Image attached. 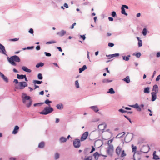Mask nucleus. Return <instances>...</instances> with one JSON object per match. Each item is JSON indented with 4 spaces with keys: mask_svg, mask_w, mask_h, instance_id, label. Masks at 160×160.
Wrapping results in <instances>:
<instances>
[{
    "mask_svg": "<svg viewBox=\"0 0 160 160\" xmlns=\"http://www.w3.org/2000/svg\"><path fill=\"white\" fill-rule=\"evenodd\" d=\"M19 86L17 87V88L19 89H22L24 88L25 87L28 86V84L25 82H19Z\"/></svg>",
    "mask_w": 160,
    "mask_h": 160,
    "instance_id": "obj_4",
    "label": "nucleus"
},
{
    "mask_svg": "<svg viewBox=\"0 0 160 160\" xmlns=\"http://www.w3.org/2000/svg\"><path fill=\"white\" fill-rule=\"evenodd\" d=\"M121 155V157H123L126 155V153L125 152V151L124 150L122 151V152H121V153L120 154Z\"/></svg>",
    "mask_w": 160,
    "mask_h": 160,
    "instance_id": "obj_34",
    "label": "nucleus"
},
{
    "mask_svg": "<svg viewBox=\"0 0 160 160\" xmlns=\"http://www.w3.org/2000/svg\"><path fill=\"white\" fill-rule=\"evenodd\" d=\"M92 149L91 151L90 152V153H92L93 151L95 150V148H94L93 146H92Z\"/></svg>",
    "mask_w": 160,
    "mask_h": 160,
    "instance_id": "obj_54",
    "label": "nucleus"
},
{
    "mask_svg": "<svg viewBox=\"0 0 160 160\" xmlns=\"http://www.w3.org/2000/svg\"><path fill=\"white\" fill-rule=\"evenodd\" d=\"M48 106L50 107V105L49 104ZM53 110V109L51 107H46L42 112H40V113L43 115H47L51 113Z\"/></svg>",
    "mask_w": 160,
    "mask_h": 160,
    "instance_id": "obj_3",
    "label": "nucleus"
},
{
    "mask_svg": "<svg viewBox=\"0 0 160 160\" xmlns=\"http://www.w3.org/2000/svg\"><path fill=\"white\" fill-rule=\"evenodd\" d=\"M113 151V147L112 145H110L107 148V152L108 155L112 154Z\"/></svg>",
    "mask_w": 160,
    "mask_h": 160,
    "instance_id": "obj_5",
    "label": "nucleus"
},
{
    "mask_svg": "<svg viewBox=\"0 0 160 160\" xmlns=\"http://www.w3.org/2000/svg\"><path fill=\"white\" fill-rule=\"evenodd\" d=\"M75 85L76 86V87L77 88H78L79 87V83L78 82V80H76L75 82Z\"/></svg>",
    "mask_w": 160,
    "mask_h": 160,
    "instance_id": "obj_46",
    "label": "nucleus"
},
{
    "mask_svg": "<svg viewBox=\"0 0 160 160\" xmlns=\"http://www.w3.org/2000/svg\"><path fill=\"white\" fill-rule=\"evenodd\" d=\"M157 57H160V52H158L157 53Z\"/></svg>",
    "mask_w": 160,
    "mask_h": 160,
    "instance_id": "obj_64",
    "label": "nucleus"
},
{
    "mask_svg": "<svg viewBox=\"0 0 160 160\" xmlns=\"http://www.w3.org/2000/svg\"><path fill=\"white\" fill-rule=\"evenodd\" d=\"M0 52L6 55V51L3 46L0 43Z\"/></svg>",
    "mask_w": 160,
    "mask_h": 160,
    "instance_id": "obj_11",
    "label": "nucleus"
},
{
    "mask_svg": "<svg viewBox=\"0 0 160 160\" xmlns=\"http://www.w3.org/2000/svg\"><path fill=\"white\" fill-rule=\"evenodd\" d=\"M1 76L3 79L6 82H8V78L6 77L2 73L1 75Z\"/></svg>",
    "mask_w": 160,
    "mask_h": 160,
    "instance_id": "obj_18",
    "label": "nucleus"
},
{
    "mask_svg": "<svg viewBox=\"0 0 160 160\" xmlns=\"http://www.w3.org/2000/svg\"><path fill=\"white\" fill-rule=\"evenodd\" d=\"M142 33L143 35L145 36L147 34V30L146 28H144L142 32Z\"/></svg>",
    "mask_w": 160,
    "mask_h": 160,
    "instance_id": "obj_45",
    "label": "nucleus"
},
{
    "mask_svg": "<svg viewBox=\"0 0 160 160\" xmlns=\"http://www.w3.org/2000/svg\"><path fill=\"white\" fill-rule=\"evenodd\" d=\"M108 92L111 94H114L115 93V91L112 88H110L109 90V91Z\"/></svg>",
    "mask_w": 160,
    "mask_h": 160,
    "instance_id": "obj_38",
    "label": "nucleus"
},
{
    "mask_svg": "<svg viewBox=\"0 0 160 160\" xmlns=\"http://www.w3.org/2000/svg\"><path fill=\"white\" fill-rule=\"evenodd\" d=\"M113 141V139H112L110 140H109L108 141V146H109V145H112L111 144L112 143V142Z\"/></svg>",
    "mask_w": 160,
    "mask_h": 160,
    "instance_id": "obj_44",
    "label": "nucleus"
},
{
    "mask_svg": "<svg viewBox=\"0 0 160 160\" xmlns=\"http://www.w3.org/2000/svg\"><path fill=\"white\" fill-rule=\"evenodd\" d=\"M8 60L12 65L14 66L16 65V64L14 62H19L20 61L19 57L16 55L11 57L10 58H8Z\"/></svg>",
    "mask_w": 160,
    "mask_h": 160,
    "instance_id": "obj_2",
    "label": "nucleus"
},
{
    "mask_svg": "<svg viewBox=\"0 0 160 160\" xmlns=\"http://www.w3.org/2000/svg\"><path fill=\"white\" fill-rule=\"evenodd\" d=\"M121 151H122L121 147L120 146H118L116 150V153L118 155H119L122 152Z\"/></svg>",
    "mask_w": 160,
    "mask_h": 160,
    "instance_id": "obj_14",
    "label": "nucleus"
},
{
    "mask_svg": "<svg viewBox=\"0 0 160 160\" xmlns=\"http://www.w3.org/2000/svg\"><path fill=\"white\" fill-rule=\"evenodd\" d=\"M140 156L139 155H137L136 156L134 155V160H140Z\"/></svg>",
    "mask_w": 160,
    "mask_h": 160,
    "instance_id": "obj_33",
    "label": "nucleus"
},
{
    "mask_svg": "<svg viewBox=\"0 0 160 160\" xmlns=\"http://www.w3.org/2000/svg\"><path fill=\"white\" fill-rule=\"evenodd\" d=\"M22 98L23 102L26 105L27 107H29L32 105V101L30 99V97L27 96L25 93H23Z\"/></svg>",
    "mask_w": 160,
    "mask_h": 160,
    "instance_id": "obj_1",
    "label": "nucleus"
},
{
    "mask_svg": "<svg viewBox=\"0 0 160 160\" xmlns=\"http://www.w3.org/2000/svg\"><path fill=\"white\" fill-rule=\"evenodd\" d=\"M131 106L135 108H136L138 111H141V108L138 105V104L137 103H136L134 105H132Z\"/></svg>",
    "mask_w": 160,
    "mask_h": 160,
    "instance_id": "obj_13",
    "label": "nucleus"
},
{
    "mask_svg": "<svg viewBox=\"0 0 160 160\" xmlns=\"http://www.w3.org/2000/svg\"><path fill=\"white\" fill-rule=\"evenodd\" d=\"M114 44L112 43H109L108 44V46L109 47H112L114 46Z\"/></svg>",
    "mask_w": 160,
    "mask_h": 160,
    "instance_id": "obj_55",
    "label": "nucleus"
},
{
    "mask_svg": "<svg viewBox=\"0 0 160 160\" xmlns=\"http://www.w3.org/2000/svg\"><path fill=\"white\" fill-rule=\"evenodd\" d=\"M119 111L122 113H123V112H126V111H124V110H123V109H120L119 110Z\"/></svg>",
    "mask_w": 160,
    "mask_h": 160,
    "instance_id": "obj_60",
    "label": "nucleus"
},
{
    "mask_svg": "<svg viewBox=\"0 0 160 160\" xmlns=\"http://www.w3.org/2000/svg\"><path fill=\"white\" fill-rule=\"evenodd\" d=\"M40 49V47L39 46H38L36 47V49L37 50H39Z\"/></svg>",
    "mask_w": 160,
    "mask_h": 160,
    "instance_id": "obj_63",
    "label": "nucleus"
},
{
    "mask_svg": "<svg viewBox=\"0 0 160 160\" xmlns=\"http://www.w3.org/2000/svg\"><path fill=\"white\" fill-rule=\"evenodd\" d=\"M130 55H129L127 56H123V59L126 61H128L129 59V58L130 57Z\"/></svg>",
    "mask_w": 160,
    "mask_h": 160,
    "instance_id": "obj_28",
    "label": "nucleus"
},
{
    "mask_svg": "<svg viewBox=\"0 0 160 160\" xmlns=\"http://www.w3.org/2000/svg\"><path fill=\"white\" fill-rule=\"evenodd\" d=\"M156 94L154 93V92H152V101H154L156 98Z\"/></svg>",
    "mask_w": 160,
    "mask_h": 160,
    "instance_id": "obj_21",
    "label": "nucleus"
},
{
    "mask_svg": "<svg viewBox=\"0 0 160 160\" xmlns=\"http://www.w3.org/2000/svg\"><path fill=\"white\" fill-rule=\"evenodd\" d=\"M57 42L54 40H52L49 42H48L46 43L47 44H51L55 43Z\"/></svg>",
    "mask_w": 160,
    "mask_h": 160,
    "instance_id": "obj_35",
    "label": "nucleus"
},
{
    "mask_svg": "<svg viewBox=\"0 0 160 160\" xmlns=\"http://www.w3.org/2000/svg\"><path fill=\"white\" fill-rule=\"evenodd\" d=\"M73 144L74 147L76 148H78L80 146V140L78 139H75L73 141Z\"/></svg>",
    "mask_w": 160,
    "mask_h": 160,
    "instance_id": "obj_6",
    "label": "nucleus"
},
{
    "mask_svg": "<svg viewBox=\"0 0 160 160\" xmlns=\"http://www.w3.org/2000/svg\"><path fill=\"white\" fill-rule=\"evenodd\" d=\"M38 78L39 79H42V78H43V77L42 76V74L40 73H39L38 74Z\"/></svg>",
    "mask_w": 160,
    "mask_h": 160,
    "instance_id": "obj_43",
    "label": "nucleus"
},
{
    "mask_svg": "<svg viewBox=\"0 0 160 160\" xmlns=\"http://www.w3.org/2000/svg\"><path fill=\"white\" fill-rule=\"evenodd\" d=\"M19 40V38H14V39H11L9 40V41H10L12 42H14L18 41Z\"/></svg>",
    "mask_w": 160,
    "mask_h": 160,
    "instance_id": "obj_47",
    "label": "nucleus"
},
{
    "mask_svg": "<svg viewBox=\"0 0 160 160\" xmlns=\"http://www.w3.org/2000/svg\"><path fill=\"white\" fill-rule=\"evenodd\" d=\"M124 8H125L126 9H128V6L125 5H122L121 7V13L122 14H123L126 16H127L128 14L125 12Z\"/></svg>",
    "mask_w": 160,
    "mask_h": 160,
    "instance_id": "obj_8",
    "label": "nucleus"
},
{
    "mask_svg": "<svg viewBox=\"0 0 160 160\" xmlns=\"http://www.w3.org/2000/svg\"><path fill=\"white\" fill-rule=\"evenodd\" d=\"M124 116L127 119H128L129 121L131 123H132V122L131 121V120L129 118H128V117H127V116H126L125 115H124Z\"/></svg>",
    "mask_w": 160,
    "mask_h": 160,
    "instance_id": "obj_57",
    "label": "nucleus"
},
{
    "mask_svg": "<svg viewBox=\"0 0 160 160\" xmlns=\"http://www.w3.org/2000/svg\"><path fill=\"white\" fill-rule=\"evenodd\" d=\"M52 102L50 101L48 99H47L45 101V103L47 104H48L49 103H51Z\"/></svg>",
    "mask_w": 160,
    "mask_h": 160,
    "instance_id": "obj_50",
    "label": "nucleus"
},
{
    "mask_svg": "<svg viewBox=\"0 0 160 160\" xmlns=\"http://www.w3.org/2000/svg\"><path fill=\"white\" fill-rule=\"evenodd\" d=\"M149 89H150V88L149 87H147V88H145L144 90V92L149 93L150 92Z\"/></svg>",
    "mask_w": 160,
    "mask_h": 160,
    "instance_id": "obj_32",
    "label": "nucleus"
},
{
    "mask_svg": "<svg viewBox=\"0 0 160 160\" xmlns=\"http://www.w3.org/2000/svg\"><path fill=\"white\" fill-rule=\"evenodd\" d=\"M149 148L148 146H144L142 148V151L144 153H147L149 151Z\"/></svg>",
    "mask_w": 160,
    "mask_h": 160,
    "instance_id": "obj_10",
    "label": "nucleus"
},
{
    "mask_svg": "<svg viewBox=\"0 0 160 160\" xmlns=\"http://www.w3.org/2000/svg\"><path fill=\"white\" fill-rule=\"evenodd\" d=\"M42 82V81H40L36 80H34L33 81V83L35 85L36 84H40Z\"/></svg>",
    "mask_w": 160,
    "mask_h": 160,
    "instance_id": "obj_27",
    "label": "nucleus"
},
{
    "mask_svg": "<svg viewBox=\"0 0 160 160\" xmlns=\"http://www.w3.org/2000/svg\"><path fill=\"white\" fill-rule=\"evenodd\" d=\"M111 55H112V58L114 57H117V56H119V54H118V53H115V54H111Z\"/></svg>",
    "mask_w": 160,
    "mask_h": 160,
    "instance_id": "obj_49",
    "label": "nucleus"
},
{
    "mask_svg": "<svg viewBox=\"0 0 160 160\" xmlns=\"http://www.w3.org/2000/svg\"><path fill=\"white\" fill-rule=\"evenodd\" d=\"M123 80L127 83H128L130 82L129 77L128 76H127L125 78L123 79Z\"/></svg>",
    "mask_w": 160,
    "mask_h": 160,
    "instance_id": "obj_26",
    "label": "nucleus"
},
{
    "mask_svg": "<svg viewBox=\"0 0 160 160\" xmlns=\"http://www.w3.org/2000/svg\"><path fill=\"white\" fill-rule=\"evenodd\" d=\"M132 147L133 152H135L137 150L136 146H134L133 145H132Z\"/></svg>",
    "mask_w": 160,
    "mask_h": 160,
    "instance_id": "obj_42",
    "label": "nucleus"
},
{
    "mask_svg": "<svg viewBox=\"0 0 160 160\" xmlns=\"http://www.w3.org/2000/svg\"><path fill=\"white\" fill-rule=\"evenodd\" d=\"M156 152L155 151L153 153V158L155 160H158L159 159V157L155 154Z\"/></svg>",
    "mask_w": 160,
    "mask_h": 160,
    "instance_id": "obj_30",
    "label": "nucleus"
},
{
    "mask_svg": "<svg viewBox=\"0 0 160 160\" xmlns=\"http://www.w3.org/2000/svg\"><path fill=\"white\" fill-rule=\"evenodd\" d=\"M133 55H135L137 58H139L140 56H141V54L140 53V52H138L135 54H133Z\"/></svg>",
    "mask_w": 160,
    "mask_h": 160,
    "instance_id": "obj_40",
    "label": "nucleus"
},
{
    "mask_svg": "<svg viewBox=\"0 0 160 160\" xmlns=\"http://www.w3.org/2000/svg\"><path fill=\"white\" fill-rule=\"evenodd\" d=\"M34 48L33 46H31V47H27L26 49H32Z\"/></svg>",
    "mask_w": 160,
    "mask_h": 160,
    "instance_id": "obj_61",
    "label": "nucleus"
},
{
    "mask_svg": "<svg viewBox=\"0 0 160 160\" xmlns=\"http://www.w3.org/2000/svg\"><path fill=\"white\" fill-rule=\"evenodd\" d=\"M88 135V132H84L80 138V140L81 141H82L85 140L87 138Z\"/></svg>",
    "mask_w": 160,
    "mask_h": 160,
    "instance_id": "obj_7",
    "label": "nucleus"
},
{
    "mask_svg": "<svg viewBox=\"0 0 160 160\" xmlns=\"http://www.w3.org/2000/svg\"><path fill=\"white\" fill-rule=\"evenodd\" d=\"M43 103H35L34 104V107H36L38 105H39L40 106V105H41Z\"/></svg>",
    "mask_w": 160,
    "mask_h": 160,
    "instance_id": "obj_56",
    "label": "nucleus"
},
{
    "mask_svg": "<svg viewBox=\"0 0 160 160\" xmlns=\"http://www.w3.org/2000/svg\"><path fill=\"white\" fill-rule=\"evenodd\" d=\"M93 156L94 157L95 159L97 160L98 159V157L100 156V154L98 152H96L94 153Z\"/></svg>",
    "mask_w": 160,
    "mask_h": 160,
    "instance_id": "obj_24",
    "label": "nucleus"
},
{
    "mask_svg": "<svg viewBox=\"0 0 160 160\" xmlns=\"http://www.w3.org/2000/svg\"><path fill=\"white\" fill-rule=\"evenodd\" d=\"M106 124L105 123H103L102 124H100L98 126V128L100 131L103 130L106 128Z\"/></svg>",
    "mask_w": 160,
    "mask_h": 160,
    "instance_id": "obj_9",
    "label": "nucleus"
},
{
    "mask_svg": "<svg viewBox=\"0 0 160 160\" xmlns=\"http://www.w3.org/2000/svg\"><path fill=\"white\" fill-rule=\"evenodd\" d=\"M67 140V139L63 137H62L60 138V141L61 142H65Z\"/></svg>",
    "mask_w": 160,
    "mask_h": 160,
    "instance_id": "obj_25",
    "label": "nucleus"
},
{
    "mask_svg": "<svg viewBox=\"0 0 160 160\" xmlns=\"http://www.w3.org/2000/svg\"><path fill=\"white\" fill-rule=\"evenodd\" d=\"M87 66L86 65H84L82 68H80L79 69V72L80 73H81L82 71L87 69Z\"/></svg>",
    "mask_w": 160,
    "mask_h": 160,
    "instance_id": "obj_22",
    "label": "nucleus"
},
{
    "mask_svg": "<svg viewBox=\"0 0 160 160\" xmlns=\"http://www.w3.org/2000/svg\"><path fill=\"white\" fill-rule=\"evenodd\" d=\"M59 155L58 153H56L55 155V159H57L59 158Z\"/></svg>",
    "mask_w": 160,
    "mask_h": 160,
    "instance_id": "obj_48",
    "label": "nucleus"
},
{
    "mask_svg": "<svg viewBox=\"0 0 160 160\" xmlns=\"http://www.w3.org/2000/svg\"><path fill=\"white\" fill-rule=\"evenodd\" d=\"M92 156H89L86 158H85L84 160H92Z\"/></svg>",
    "mask_w": 160,
    "mask_h": 160,
    "instance_id": "obj_41",
    "label": "nucleus"
},
{
    "mask_svg": "<svg viewBox=\"0 0 160 160\" xmlns=\"http://www.w3.org/2000/svg\"><path fill=\"white\" fill-rule=\"evenodd\" d=\"M29 32L31 34H33V30L32 28H30L29 31Z\"/></svg>",
    "mask_w": 160,
    "mask_h": 160,
    "instance_id": "obj_53",
    "label": "nucleus"
},
{
    "mask_svg": "<svg viewBox=\"0 0 160 160\" xmlns=\"http://www.w3.org/2000/svg\"><path fill=\"white\" fill-rule=\"evenodd\" d=\"M160 79V74L156 78V81H158Z\"/></svg>",
    "mask_w": 160,
    "mask_h": 160,
    "instance_id": "obj_58",
    "label": "nucleus"
},
{
    "mask_svg": "<svg viewBox=\"0 0 160 160\" xmlns=\"http://www.w3.org/2000/svg\"><path fill=\"white\" fill-rule=\"evenodd\" d=\"M138 44V46L139 47H141L142 46V41L141 40H139Z\"/></svg>",
    "mask_w": 160,
    "mask_h": 160,
    "instance_id": "obj_39",
    "label": "nucleus"
},
{
    "mask_svg": "<svg viewBox=\"0 0 160 160\" xmlns=\"http://www.w3.org/2000/svg\"><path fill=\"white\" fill-rule=\"evenodd\" d=\"M158 90V87L157 85H155L153 86L152 90V92L154 93H157Z\"/></svg>",
    "mask_w": 160,
    "mask_h": 160,
    "instance_id": "obj_12",
    "label": "nucleus"
},
{
    "mask_svg": "<svg viewBox=\"0 0 160 160\" xmlns=\"http://www.w3.org/2000/svg\"><path fill=\"white\" fill-rule=\"evenodd\" d=\"M66 33V32L63 30L61 31L60 32L57 33V34L60 36H63Z\"/></svg>",
    "mask_w": 160,
    "mask_h": 160,
    "instance_id": "obj_20",
    "label": "nucleus"
},
{
    "mask_svg": "<svg viewBox=\"0 0 160 160\" xmlns=\"http://www.w3.org/2000/svg\"><path fill=\"white\" fill-rule=\"evenodd\" d=\"M56 107H57V109H60L63 108V106H62V104H57L56 106Z\"/></svg>",
    "mask_w": 160,
    "mask_h": 160,
    "instance_id": "obj_37",
    "label": "nucleus"
},
{
    "mask_svg": "<svg viewBox=\"0 0 160 160\" xmlns=\"http://www.w3.org/2000/svg\"><path fill=\"white\" fill-rule=\"evenodd\" d=\"M22 69L23 70L27 72H30L32 71L31 70L28 68L26 67L25 66H23L22 67Z\"/></svg>",
    "mask_w": 160,
    "mask_h": 160,
    "instance_id": "obj_19",
    "label": "nucleus"
},
{
    "mask_svg": "<svg viewBox=\"0 0 160 160\" xmlns=\"http://www.w3.org/2000/svg\"><path fill=\"white\" fill-rule=\"evenodd\" d=\"M44 53L45 54V55L47 56L50 57L51 56V54L49 53L45 52H44Z\"/></svg>",
    "mask_w": 160,
    "mask_h": 160,
    "instance_id": "obj_51",
    "label": "nucleus"
},
{
    "mask_svg": "<svg viewBox=\"0 0 160 160\" xmlns=\"http://www.w3.org/2000/svg\"><path fill=\"white\" fill-rule=\"evenodd\" d=\"M90 108L93 110L95 112H97L99 111L98 107L96 106H92L90 107Z\"/></svg>",
    "mask_w": 160,
    "mask_h": 160,
    "instance_id": "obj_17",
    "label": "nucleus"
},
{
    "mask_svg": "<svg viewBox=\"0 0 160 160\" xmlns=\"http://www.w3.org/2000/svg\"><path fill=\"white\" fill-rule=\"evenodd\" d=\"M113 80H109L108 79L105 78L103 80L102 82L103 83H106L112 82Z\"/></svg>",
    "mask_w": 160,
    "mask_h": 160,
    "instance_id": "obj_23",
    "label": "nucleus"
},
{
    "mask_svg": "<svg viewBox=\"0 0 160 160\" xmlns=\"http://www.w3.org/2000/svg\"><path fill=\"white\" fill-rule=\"evenodd\" d=\"M25 75L17 74V78L19 79H23L25 77Z\"/></svg>",
    "mask_w": 160,
    "mask_h": 160,
    "instance_id": "obj_31",
    "label": "nucleus"
},
{
    "mask_svg": "<svg viewBox=\"0 0 160 160\" xmlns=\"http://www.w3.org/2000/svg\"><path fill=\"white\" fill-rule=\"evenodd\" d=\"M44 142H42L39 143L38 145V147L39 148H42L44 147Z\"/></svg>",
    "mask_w": 160,
    "mask_h": 160,
    "instance_id": "obj_29",
    "label": "nucleus"
},
{
    "mask_svg": "<svg viewBox=\"0 0 160 160\" xmlns=\"http://www.w3.org/2000/svg\"><path fill=\"white\" fill-rule=\"evenodd\" d=\"M132 139V137L129 134H127L125 138V140L126 142H129Z\"/></svg>",
    "mask_w": 160,
    "mask_h": 160,
    "instance_id": "obj_15",
    "label": "nucleus"
},
{
    "mask_svg": "<svg viewBox=\"0 0 160 160\" xmlns=\"http://www.w3.org/2000/svg\"><path fill=\"white\" fill-rule=\"evenodd\" d=\"M19 129V127L18 126H15L12 132V133L14 134H17L18 131Z\"/></svg>",
    "mask_w": 160,
    "mask_h": 160,
    "instance_id": "obj_16",
    "label": "nucleus"
},
{
    "mask_svg": "<svg viewBox=\"0 0 160 160\" xmlns=\"http://www.w3.org/2000/svg\"><path fill=\"white\" fill-rule=\"evenodd\" d=\"M148 110L149 111V112H150V113H149V115H150V116H152V111H151V110H150V109H148Z\"/></svg>",
    "mask_w": 160,
    "mask_h": 160,
    "instance_id": "obj_59",
    "label": "nucleus"
},
{
    "mask_svg": "<svg viewBox=\"0 0 160 160\" xmlns=\"http://www.w3.org/2000/svg\"><path fill=\"white\" fill-rule=\"evenodd\" d=\"M44 65V63L42 62H39L36 65V67L37 68H38L40 67H42Z\"/></svg>",
    "mask_w": 160,
    "mask_h": 160,
    "instance_id": "obj_36",
    "label": "nucleus"
},
{
    "mask_svg": "<svg viewBox=\"0 0 160 160\" xmlns=\"http://www.w3.org/2000/svg\"><path fill=\"white\" fill-rule=\"evenodd\" d=\"M80 37L83 39V40H84L86 38V37L84 35H83L82 36L81 35Z\"/></svg>",
    "mask_w": 160,
    "mask_h": 160,
    "instance_id": "obj_62",
    "label": "nucleus"
},
{
    "mask_svg": "<svg viewBox=\"0 0 160 160\" xmlns=\"http://www.w3.org/2000/svg\"><path fill=\"white\" fill-rule=\"evenodd\" d=\"M116 15V12L114 11H113L112 12V17H115Z\"/></svg>",
    "mask_w": 160,
    "mask_h": 160,
    "instance_id": "obj_52",
    "label": "nucleus"
}]
</instances>
